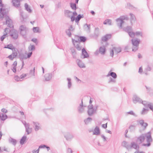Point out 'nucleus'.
Listing matches in <instances>:
<instances>
[{"label": "nucleus", "mask_w": 153, "mask_h": 153, "mask_svg": "<svg viewBox=\"0 0 153 153\" xmlns=\"http://www.w3.org/2000/svg\"><path fill=\"white\" fill-rule=\"evenodd\" d=\"M145 139L146 138L147 143H143L142 146H144L149 147L151 145V143L153 141L152 136V132L149 131L146 133H144Z\"/></svg>", "instance_id": "nucleus-1"}, {"label": "nucleus", "mask_w": 153, "mask_h": 153, "mask_svg": "<svg viewBox=\"0 0 153 153\" xmlns=\"http://www.w3.org/2000/svg\"><path fill=\"white\" fill-rule=\"evenodd\" d=\"M8 13H6L4 14V16H2V20L4 18L6 20V24L7 25V26L11 28L12 27L11 25L12 20L10 19L9 16L7 15Z\"/></svg>", "instance_id": "nucleus-2"}, {"label": "nucleus", "mask_w": 153, "mask_h": 153, "mask_svg": "<svg viewBox=\"0 0 153 153\" xmlns=\"http://www.w3.org/2000/svg\"><path fill=\"white\" fill-rule=\"evenodd\" d=\"M145 134H142L139 136L137 137L136 140V143L139 144H140L143 143L145 140Z\"/></svg>", "instance_id": "nucleus-3"}, {"label": "nucleus", "mask_w": 153, "mask_h": 153, "mask_svg": "<svg viewBox=\"0 0 153 153\" xmlns=\"http://www.w3.org/2000/svg\"><path fill=\"white\" fill-rule=\"evenodd\" d=\"M100 35V32L99 28L98 27L95 28L94 34H92L90 35V37L94 39H97Z\"/></svg>", "instance_id": "nucleus-4"}, {"label": "nucleus", "mask_w": 153, "mask_h": 153, "mask_svg": "<svg viewBox=\"0 0 153 153\" xmlns=\"http://www.w3.org/2000/svg\"><path fill=\"white\" fill-rule=\"evenodd\" d=\"M27 30V28L25 25H22L19 27L20 34L23 36L26 35Z\"/></svg>", "instance_id": "nucleus-5"}, {"label": "nucleus", "mask_w": 153, "mask_h": 153, "mask_svg": "<svg viewBox=\"0 0 153 153\" xmlns=\"http://www.w3.org/2000/svg\"><path fill=\"white\" fill-rule=\"evenodd\" d=\"M10 35L11 38L14 40L16 39L18 37V33L17 30H13L10 33Z\"/></svg>", "instance_id": "nucleus-6"}, {"label": "nucleus", "mask_w": 153, "mask_h": 153, "mask_svg": "<svg viewBox=\"0 0 153 153\" xmlns=\"http://www.w3.org/2000/svg\"><path fill=\"white\" fill-rule=\"evenodd\" d=\"M3 7L0 8V21L2 20V16H4V14L8 13V11L7 9L5 8H3Z\"/></svg>", "instance_id": "nucleus-7"}, {"label": "nucleus", "mask_w": 153, "mask_h": 153, "mask_svg": "<svg viewBox=\"0 0 153 153\" xmlns=\"http://www.w3.org/2000/svg\"><path fill=\"white\" fill-rule=\"evenodd\" d=\"M132 100L134 103H141L142 101V99L136 95H133Z\"/></svg>", "instance_id": "nucleus-8"}, {"label": "nucleus", "mask_w": 153, "mask_h": 153, "mask_svg": "<svg viewBox=\"0 0 153 153\" xmlns=\"http://www.w3.org/2000/svg\"><path fill=\"white\" fill-rule=\"evenodd\" d=\"M137 144L134 142H131V145H130L129 149L133 148L138 151L139 148V146Z\"/></svg>", "instance_id": "nucleus-9"}, {"label": "nucleus", "mask_w": 153, "mask_h": 153, "mask_svg": "<svg viewBox=\"0 0 153 153\" xmlns=\"http://www.w3.org/2000/svg\"><path fill=\"white\" fill-rule=\"evenodd\" d=\"M129 18L127 16H123L120 17L119 18L117 19L118 21H120V25H121L124 23V20H127Z\"/></svg>", "instance_id": "nucleus-10"}, {"label": "nucleus", "mask_w": 153, "mask_h": 153, "mask_svg": "<svg viewBox=\"0 0 153 153\" xmlns=\"http://www.w3.org/2000/svg\"><path fill=\"white\" fill-rule=\"evenodd\" d=\"M35 130L36 131H38L40 129V124L38 122H33Z\"/></svg>", "instance_id": "nucleus-11"}, {"label": "nucleus", "mask_w": 153, "mask_h": 153, "mask_svg": "<svg viewBox=\"0 0 153 153\" xmlns=\"http://www.w3.org/2000/svg\"><path fill=\"white\" fill-rule=\"evenodd\" d=\"M82 56H83V59L88 58L89 57V56L88 53L87 52L84 48H83L82 50Z\"/></svg>", "instance_id": "nucleus-12"}, {"label": "nucleus", "mask_w": 153, "mask_h": 153, "mask_svg": "<svg viewBox=\"0 0 153 153\" xmlns=\"http://www.w3.org/2000/svg\"><path fill=\"white\" fill-rule=\"evenodd\" d=\"M131 41L133 46H138L140 40L137 39H131Z\"/></svg>", "instance_id": "nucleus-13"}, {"label": "nucleus", "mask_w": 153, "mask_h": 153, "mask_svg": "<svg viewBox=\"0 0 153 153\" xmlns=\"http://www.w3.org/2000/svg\"><path fill=\"white\" fill-rule=\"evenodd\" d=\"M98 106H96L95 108L91 109V110H88V114L90 116L92 115L96 111L97 109Z\"/></svg>", "instance_id": "nucleus-14"}, {"label": "nucleus", "mask_w": 153, "mask_h": 153, "mask_svg": "<svg viewBox=\"0 0 153 153\" xmlns=\"http://www.w3.org/2000/svg\"><path fill=\"white\" fill-rule=\"evenodd\" d=\"M66 140L68 141L71 140L73 137V135L70 133H68L66 135H64Z\"/></svg>", "instance_id": "nucleus-15"}, {"label": "nucleus", "mask_w": 153, "mask_h": 153, "mask_svg": "<svg viewBox=\"0 0 153 153\" xmlns=\"http://www.w3.org/2000/svg\"><path fill=\"white\" fill-rule=\"evenodd\" d=\"M12 2L13 5L16 8H18L20 6V4L19 0H12Z\"/></svg>", "instance_id": "nucleus-16"}, {"label": "nucleus", "mask_w": 153, "mask_h": 153, "mask_svg": "<svg viewBox=\"0 0 153 153\" xmlns=\"http://www.w3.org/2000/svg\"><path fill=\"white\" fill-rule=\"evenodd\" d=\"M139 123L143 127V130H145L147 126H148V124L146 123H145L143 120H140L139 121Z\"/></svg>", "instance_id": "nucleus-17"}, {"label": "nucleus", "mask_w": 153, "mask_h": 153, "mask_svg": "<svg viewBox=\"0 0 153 153\" xmlns=\"http://www.w3.org/2000/svg\"><path fill=\"white\" fill-rule=\"evenodd\" d=\"M76 62L80 68H84L85 66L84 63L80 60L79 59H77L76 60Z\"/></svg>", "instance_id": "nucleus-18"}, {"label": "nucleus", "mask_w": 153, "mask_h": 153, "mask_svg": "<svg viewBox=\"0 0 153 153\" xmlns=\"http://www.w3.org/2000/svg\"><path fill=\"white\" fill-rule=\"evenodd\" d=\"M111 36L110 34H107L102 38V40L103 42H106L111 37Z\"/></svg>", "instance_id": "nucleus-19"}, {"label": "nucleus", "mask_w": 153, "mask_h": 153, "mask_svg": "<svg viewBox=\"0 0 153 153\" xmlns=\"http://www.w3.org/2000/svg\"><path fill=\"white\" fill-rule=\"evenodd\" d=\"M109 76H111L114 79H116L117 77L116 73L115 72H111V71L108 72V74L106 76L107 77H108Z\"/></svg>", "instance_id": "nucleus-20"}, {"label": "nucleus", "mask_w": 153, "mask_h": 153, "mask_svg": "<svg viewBox=\"0 0 153 153\" xmlns=\"http://www.w3.org/2000/svg\"><path fill=\"white\" fill-rule=\"evenodd\" d=\"M72 42L74 44L75 47L77 49V50L78 51H80L81 50V47L79 45V44H77L76 45L74 44L75 42L77 43L78 42V41L75 40L73 39H72Z\"/></svg>", "instance_id": "nucleus-21"}, {"label": "nucleus", "mask_w": 153, "mask_h": 153, "mask_svg": "<svg viewBox=\"0 0 153 153\" xmlns=\"http://www.w3.org/2000/svg\"><path fill=\"white\" fill-rule=\"evenodd\" d=\"M44 77L45 81H49L51 79L52 74L51 73L46 74L45 75Z\"/></svg>", "instance_id": "nucleus-22"}, {"label": "nucleus", "mask_w": 153, "mask_h": 153, "mask_svg": "<svg viewBox=\"0 0 153 153\" xmlns=\"http://www.w3.org/2000/svg\"><path fill=\"white\" fill-rule=\"evenodd\" d=\"M9 142L11 144H12L13 145L15 146L16 144L17 141L16 139H15L13 138H12L11 137L8 140Z\"/></svg>", "instance_id": "nucleus-23"}, {"label": "nucleus", "mask_w": 153, "mask_h": 153, "mask_svg": "<svg viewBox=\"0 0 153 153\" xmlns=\"http://www.w3.org/2000/svg\"><path fill=\"white\" fill-rule=\"evenodd\" d=\"M122 145L128 150L129 149L130 145L128 144V142L126 141H123L122 143Z\"/></svg>", "instance_id": "nucleus-24"}, {"label": "nucleus", "mask_w": 153, "mask_h": 153, "mask_svg": "<svg viewBox=\"0 0 153 153\" xmlns=\"http://www.w3.org/2000/svg\"><path fill=\"white\" fill-rule=\"evenodd\" d=\"M100 131L99 128L97 126L94 129V132L93 133V135H98L100 134Z\"/></svg>", "instance_id": "nucleus-25"}, {"label": "nucleus", "mask_w": 153, "mask_h": 153, "mask_svg": "<svg viewBox=\"0 0 153 153\" xmlns=\"http://www.w3.org/2000/svg\"><path fill=\"white\" fill-rule=\"evenodd\" d=\"M100 53L102 54H104L106 52V49L104 46L100 47L99 49Z\"/></svg>", "instance_id": "nucleus-26"}, {"label": "nucleus", "mask_w": 153, "mask_h": 153, "mask_svg": "<svg viewBox=\"0 0 153 153\" xmlns=\"http://www.w3.org/2000/svg\"><path fill=\"white\" fill-rule=\"evenodd\" d=\"M27 140V137L26 136H23L21 139L20 141V143L21 145L24 144Z\"/></svg>", "instance_id": "nucleus-27"}, {"label": "nucleus", "mask_w": 153, "mask_h": 153, "mask_svg": "<svg viewBox=\"0 0 153 153\" xmlns=\"http://www.w3.org/2000/svg\"><path fill=\"white\" fill-rule=\"evenodd\" d=\"M84 17V16L83 14L81 15L79 14L75 19V22L76 23H79V20L81 18H83Z\"/></svg>", "instance_id": "nucleus-28"}, {"label": "nucleus", "mask_w": 153, "mask_h": 153, "mask_svg": "<svg viewBox=\"0 0 153 153\" xmlns=\"http://www.w3.org/2000/svg\"><path fill=\"white\" fill-rule=\"evenodd\" d=\"M12 53L11 54L13 55V56L14 57H16L18 55V49L15 48L12 50Z\"/></svg>", "instance_id": "nucleus-29"}, {"label": "nucleus", "mask_w": 153, "mask_h": 153, "mask_svg": "<svg viewBox=\"0 0 153 153\" xmlns=\"http://www.w3.org/2000/svg\"><path fill=\"white\" fill-rule=\"evenodd\" d=\"M92 120L91 118L88 117L86 119L84 120V122L85 124L86 125L88 124L90 122H91Z\"/></svg>", "instance_id": "nucleus-30"}, {"label": "nucleus", "mask_w": 153, "mask_h": 153, "mask_svg": "<svg viewBox=\"0 0 153 153\" xmlns=\"http://www.w3.org/2000/svg\"><path fill=\"white\" fill-rule=\"evenodd\" d=\"M79 37V39H78V41L82 42H85L86 40V38L83 36H78Z\"/></svg>", "instance_id": "nucleus-31"}, {"label": "nucleus", "mask_w": 153, "mask_h": 153, "mask_svg": "<svg viewBox=\"0 0 153 153\" xmlns=\"http://www.w3.org/2000/svg\"><path fill=\"white\" fill-rule=\"evenodd\" d=\"M7 118V115L4 114H1V117H0V119L2 121L5 120Z\"/></svg>", "instance_id": "nucleus-32"}, {"label": "nucleus", "mask_w": 153, "mask_h": 153, "mask_svg": "<svg viewBox=\"0 0 153 153\" xmlns=\"http://www.w3.org/2000/svg\"><path fill=\"white\" fill-rule=\"evenodd\" d=\"M113 48L114 51L115 53L116 54H117L121 51V49L120 47H114Z\"/></svg>", "instance_id": "nucleus-33"}, {"label": "nucleus", "mask_w": 153, "mask_h": 153, "mask_svg": "<svg viewBox=\"0 0 153 153\" xmlns=\"http://www.w3.org/2000/svg\"><path fill=\"white\" fill-rule=\"evenodd\" d=\"M15 48L11 44L7 45L5 46L4 47V48H8L12 50L14 48Z\"/></svg>", "instance_id": "nucleus-34"}, {"label": "nucleus", "mask_w": 153, "mask_h": 153, "mask_svg": "<svg viewBox=\"0 0 153 153\" xmlns=\"http://www.w3.org/2000/svg\"><path fill=\"white\" fill-rule=\"evenodd\" d=\"M19 58L21 61H22L24 59H26V56L24 54H21L19 55Z\"/></svg>", "instance_id": "nucleus-35"}, {"label": "nucleus", "mask_w": 153, "mask_h": 153, "mask_svg": "<svg viewBox=\"0 0 153 153\" xmlns=\"http://www.w3.org/2000/svg\"><path fill=\"white\" fill-rule=\"evenodd\" d=\"M25 10L28 11L29 13H31L32 10L30 9V8L29 7V6L27 3H25Z\"/></svg>", "instance_id": "nucleus-36"}, {"label": "nucleus", "mask_w": 153, "mask_h": 153, "mask_svg": "<svg viewBox=\"0 0 153 153\" xmlns=\"http://www.w3.org/2000/svg\"><path fill=\"white\" fill-rule=\"evenodd\" d=\"M70 7L71 9L74 10H76V6L75 3H71Z\"/></svg>", "instance_id": "nucleus-37"}, {"label": "nucleus", "mask_w": 153, "mask_h": 153, "mask_svg": "<svg viewBox=\"0 0 153 153\" xmlns=\"http://www.w3.org/2000/svg\"><path fill=\"white\" fill-rule=\"evenodd\" d=\"M124 30L125 31L128 33L129 32H130L132 30L131 27L130 26H128L126 28H124Z\"/></svg>", "instance_id": "nucleus-38"}, {"label": "nucleus", "mask_w": 153, "mask_h": 153, "mask_svg": "<svg viewBox=\"0 0 153 153\" xmlns=\"http://www.w3.org/2000/svg\"><path fill=\"white\" fill-rule=\"evenodd\" d=\"M130 15L131 16L130 20L131 22H132L135 21V17L134 15L131 13H130Z\"/></svg>", "instance_id": "nucleus-39"}, {"label": "nucleus", "mask_w": 153, "mask_h": 153, "mask_svg": "<svg viewBox=\"0 0 153 153\" xmlns=\"http://www.w3.org/2000/svg\"><path fill=\"white\" fill-rule=\"evenodd\" d=\"M135 127L136 126H135L133 125H130L129 127L130 131L131 132L134 131L135 130Z\"/></svg>", "instance_id": "nucleus-40"}, {"label": "nucleus", "mask_w": 153, "mask_h": 153, "mask_svg": "<svg viewBox=\"0 0 153 153\" xmlns=\"http://www.w3.org/2000/svg\"><path fill=\"white\" fill-rule=\"evenodd\" d=\"M72 12L69 10H66L65 11V13L66 15V16L67 17L70 18L71 17L70 15H69L70 13H71Z\"/></svg>", "instance_id": "nucleus-41"}, {"label": "nucleus", "mask_w": 153, "mask_h": 153, "mask_svg": "<svg viewBox=\"0 0 153 153\" xmlns=\"http://www.w3.org/2000/svg\"><path fill=\"white\" fill-rule=\"evenodd\" d=\"M111 20L110 19H106L103 22V24L104 25L108 24L109 25H111Z\"/></svg>", "instance_id": "nucleus-42"}, {"label": "nucleus", "mask_w": 153, "mask_h": 153, "mask_svg": "<svg viewBox=\"0 0 153 153\" xmlns=\"http://www.w3.org/2000/svg\"><path fill=\"white\" fill-rule=\"evenodd\" d=\"M78 111L79 113H82L83 112L84 108L83 107L79 106L78 108Z\"/></svg>", "instance_id": "nucleus-43"}, {"label": "nucleus", "mask_w": 153, "mask_h": 153, "mask_svg": "<svg viewBox=\"0 0 153 153\" xmlns=\"http://www.w3.org/2000/svg\"><path fill=\"white\" fill-rule=\"evenodd\" d=\"M67 80H68V87L69 88H70L71 86V79L70 78H67Z\"/></svg>", "instance_id": "nucleus-44"}, {"label": "nucleus", "mask_w": 153, "mask_h": 153, "mask_svg": "<svg viewBox=\"0 0 153 153\" xmlns=\"http://www.w3.org/2000/svg\"><path fill=\"white\" fill-rule=\"evenodd\" d=\"M148 110H149L148 109H146L145 108H143L142 111L141 112V114L142 115H144L147 113Z\"/></svg>", "instance_id": "nucleus-45"}, {"label": "nucleus", "mask_w": 153, "mask_h": 153, "mask_svg": "<svg viewBox=\"0 0 153 153\" xmlns=\"http://www.w3.org/2000/svg\"><path fill=\"white\" fill-rule=\"evenodd\" d=\"M33 30L34 33H39V28L38 27H33Z\"/></svg>", "instance_id": "nucleus-46"}, {"label": "nucleus", "mask_w": 153, "mask_h": 153, "mask_svg": "<svg viewBox=\"0 0 153 153\" xmlns=\"http://www.w3.org/2000/svg\"><path fill=\"white\" fill-rule=\"evenodd\" d=\"M147 107H148L153 112V103H149Z\"/></svg>", "instance_id": "nucleus-47"}, {"label": "nucleus", "mask_w": 153, "mask_h": 153, "mask_svg": "<svg viewBox=\"0 0 153 153\" xmlns=\"http://www.w3.org/2000/svg\"><path fill=\"white\" fill-rule=\"evenodd\" d=\"M128 33L130 37L132 38H134V37L135 34L134 32L131 31L130 32H129V33Z\"/></svg>", "instance_id": "nucleus-48"}, {"label": "nucleus", "mask_w": 153, "mask_h": 153, "mask_svg": "<svg viewBox=\"0 0 153 153\" xmlns=\"http://www.w3.org/2000/svg\"><path fill=\"white\" fill-rule=\"evenodd\" d=\"M70 29H68L66 30L65 31V33L69 37H71V31L70 30Z\"/></svg>", "instance_id": "nucleus-49"}, {"label": "nucleus", "mask_w": 153, "mask_h": 153, "mask_svg": "<svg viewBox=\"0 0 153 153\" xmlns=\"http://www.w3.org/2000/svg\"><path fill=\"white\" fill-rule=\"evenodd\" d=\"M126 7L127 8L130 9H133L134 8H135L134 7L133 5H131L129 3H128L127 4Z\"/></svg>", "instance_id": "nucleus-50"}, {"label": "nucleus", "mask_w": 153, "mask_h": 153, "mask_svg": "<svg viewBox=\"0 0 153 153\" xmlns=\"http://www.w3.org/2000/svg\"><path fill=\"white\" fill-rule=\"evenodd\" d=\"M127 114L133 115L135 117H137V115L136 114H135L132 111H129L127 112Z\"/></svg>", "instance_id": "nucleus-51"}, {"label": "nucleus", "mask_w": 153, "mask_h": 153, "mask_svg": "<svg viewBox=\"0 0 153 153\" xmlns=\"http://www.w3.org/2000/svg\"><path fill=\"white\" fill-rule=\"evenodd\" d=\"M141 103L142 104L146 107H147L148 105L149 104L147 101H142V100Z\"/></svg>", "instance_id": "nucleus-52"}, {"label": "nucleus", "mask_w": 153, "mask_h": 153, "mask_svg": "<svg viewBox=\"0 0 153 153\" xmlns=\"http://www.w3.org/2000/svg\"><path fill=\"white\" fill-rule=\"evenodd\" d=\"M32 128H28L25 129L26 132H27V134H29L32 132Z\"/></svg>", "instance_id": "nucleus-53"}, {"label": "nucleus", "mask_w": 153, "mask_h": 153, "mask_svg": "<svg viewBox=\"0 0 153 153\" xmlns=\"http://www.w3.org/2000/svg\"><path fill=\"white\" fill-rule=\"evenodd\" d=\"M85 26H87V30L88 31L89 33H90V25H88L87 24H86L84 26L85 27Z\"/></svg>", "instance_id": "nucleus-54"}, {"label": "nucleus", "mask_w": 153, "mask_h": 153, "mask_svg": "<svg viewBox=\"0 0 153 153\" xmlns=\"http://www.w3.org/2000/svg\"><path fill=\"white\" fill-rule=\"evenodd\" d=\"M15 80L17 81H21L20 79H21V76L20 77H19L18 76L16 75L15 76L14 78Z\"/></svg>", "instance_id": "nucleus-55"}, {"label": "nucleus", "mask_w": 153, "mask_h": 153, "mask_svg": "<svg viewBox=\"0 0 153 153\" xmlns=\"http://www.w3.org/2000/svg\"><path fill=\"white\" fill-rule=\"evenodd\" d=\"M7 58H8L10 59L11 60H13V59L16 58L15 57H14L13 56V55L11 54L10 55H9L8 57Z\"/></svg>", "instance_id": "nucleus-56"}, {"label": "nucleus", "mask_w": 153, "mask_h": 153, "mask_svg": "<svg viewBox=\"0 0 153 153\" xmlns=\"http://www.w3.org/2000/svg\"><path fill=\"white\" fill-rule=\"evenodd\" d=\"M20 16L22 18H21V21L23 23H24L25 21H24V18L23 16V14L22 13H21L20 14Z\"/></svg>", "instance_id": "nucleus-57"}, {"label": "nucleus", "mask_w": 153, "mask_h": 153, "mask_svg": "<svg viewBox=\"0 0 153 153\" xmlns=\"http://www.w3.org/2000/svg\"><path fill=\"white\" fill-rule=\"evenodd\" d=\"M35 67H34L33 70H30V73L32 74L33 76H35Z\"/></svg>", "instance_id": "nucleus-58"}, {"label": "nucleus", "mask_w": 153, "mask_h": 153, "mask_svg": "<svg viewBox=\"0 0 153 153\" xmlns=\"http://www.w3.org/2000/svg\"><path fill=\"white\" fill-rule=\"evenodd\" d=\"M7 34V33H6V34H4L1 37L0 39L1 41H3L4 39L5 38Z\"/></svg>", "instance_id": "nucleus-59"}, {"label": "nucleus", "mask_w": 153, "mask_h": 153, "mask_svg": "<svg viewBox=\"0 0 153 153\" xmlns=\"http://www.w3.org/2000/svg\"><path fill=\"white\" fill-rule=\"evenodd\" d=\"M23 123L25 127V129L29 128V125L28 123H26L25 122V123Z\"/></svg>", "instance_id": "nucleus-60"}, {"label": "nucleus", "mask_w": 153, "mask_h": 153, "mask_svg": "<svg viewBox=\"0 0 153 153\" xmlns=\"http://www.w3.org/2000/svg\"><path fill=\"white\" fill-rule=\"evenodd\" d=\"M67 153H73V151L71 148H68L67 149Z\"/></svg>", "instance_id": "nucleus-61"}, {"label": "nucleus", "mask_w": 153, "mask_h": 153, "mask_svg": "<svg viewBox=\"0 0 153 153\" xmlns=\"http://www.w3.org/2000/svg\"><path fill=\"white\" fill-rule=\"evenodd\" d=\"M138 46H134L132 48V51L135 52L137 50Z\"/></svg>", "instance_id": "nucleus-62"}, {"label": "nucleus", "mask_w": 153, "mask_h": 153, "mask_svg": "<svg viewBox=\"0 0 153 153\" xmlns=\"http://www.w3.org/2000/svg\"><path fill=\"white\" fill-rule=\"evenodd\" d=\"M116 82V80L114 79H113L112 78L110 77L109 79V80L108 81V82L109 83H110L111 82H113L114 83H115V82Z\"/></svg>", "instance_id": "nucleus-63"}, {"label": "nucleus", "mask_w": 153, "mask_h": 153, "mask_svg": "<svg viewBox=\"0 0 153 153\" xmlns=\"http://www.w3.org/2000/svg\"><path fill=\"white\" fill-rule=\"evenodd\" d=\"M32 54V52H29L27 54V56H26L27 58H30Z\"/></svg>", "instance_id": "nucleus-64"}]
</instances>
